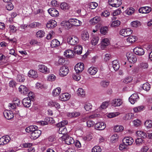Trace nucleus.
<instances>
[{"instance_id": "1", "label": "nucleus", "mask_w": 152, "mask_h": 152, "mask_svg": "<svg viewBox=\"0 0 152 152\" xmlns=\"http://www.w3.org/2000/svg\"><path fill=\"white\" fill-rule=\"evenodd\" d=\"M67 42L72 45H76L79 42L78 38L75 36H72L69 37L67 39Z\"/></svg>"}, {"instance_id": "2", "label": "nucleus", "mask_w": 152, "mask_h": 152, "mask_svg": "<svg viewBox=\"0 0 152 152\" xmlns=\"http://www.w3.org/2000/svg\"><path fill=\"white\" fill-rule=\"evenodd\" d=\"M62 140L64 141L65 143L67 145H70L74 143L73 138L69 137L67 134L64 135L61 137Z\"/></svg>"}, {"instance_id": "3", "label": "nucleus", "mask_w": 152, "mask_h": 152, "mask_svg": "<svg viewBox=\"0 0 152 152\" xmlns=\"http://www.w3.org/2000/svg\"><path fill=\"white\" fill-rule=\"evenodd\" d=\"M69 69L68 67L63 66L61 67L59 70V74L62 77L66 76L69 72Z\"/></svg>"}, {"instance_id": "4", "label": "nucleus", "mask_w": 152, "mask_h": 152, "mask_svg": "<svg viewBox=\"0 0 152 152\" xmlns=\"http://www.w3.org/2000/svg\"><path fill=\"white\" fill-rule=\"evenodd\" d=\"M41 131L36 129L34 132H31V134L30 137L32 139L36 140L41 135Z\"/></svg>"}, {"instance_id": "5", "label": "nucleus", "mask_w": 152, "mask_h": 152, "mask_svg": "<svg viewBox=\"0 0 152 152\" xmlns=\"http://www.w3.org/2000/svg\"><path fill=\"white\" fill-rule=\"evenodd\" d=\"M110 5L115 7H118L122 4L121 0H109Z\"/></svg>"}, {"instance_id": "6", "label": "nucleus", "mask_w": 152, "mask_h": 152, "mask_svg": "<svg viewBox=\"0 0 152 152\" xmlns=\"http://www.w3.org/2000/svg\"><path fill=\"white\" fill-rule=\"evenodd\" d=\"M132 31L130 28L123 29L120 30V34L124 37H126L132 34Z\"/></svg>"}, {"instance_id": "7", "label": "nucleus", "mask_w": 152, "mask_h": 152, "mask_svg": "<svg viewBox=\"0 0 152 152\" xmlns=\"http://www.w3.org/2000/svg\"><path fill=\"white\" fill-rule=\"evenodd\" d=\"M84 65L83 63H78L75 67V69L77 73L81 72L84 69Z\"/></svg>"}, {"instance_id": "8", "label": "nucleus", "mask_w": 152, "mask_h": 152, "mask_svg": "<svg viewBox=\"0 0 152 152\" xmlns=\"http://www.w3.org/2000/svg\"><path fill=\"white\" fill-rule=\"evenodd\" d=\"M106 124L103 122H100L96 123L94 126L96 129L99 130H102L104 129L106 127Z\"/></svg>"}, {"instance_id": "9", "label": "nucleus", "mask_w": 152, "mask_h": 152, "mask_svg": "<svg viewBox=\"0 0 152 152\" xmlns=\"http://www.w3.org/2000/svg\"><path fill=\"white\" fill-rule=\"evenodd\" d=\"M38 69L39 71L45 74H48L50 72V69L45 65L40 64L38 66Z\"/></svg>"}, {"instance_id": "10", "label": "nucleus", "mask_w": 152, "mask_h": 152, "mask_svg": "<svg viewBox=\"0 0 152 152\" xmlns=\"http://www.w3.org/2000/svg\"><path fill=\"white\" fill-rule=\"evenodd\" d=\"M127 57L128 60L129 62L131 63H135L137 61V58L136 56L133 53H130L128 55L127 54Z\"/></svg>"}, {"instance_id": "11", "label": "nucleus", "mask_w": 152, "mask_h": 152, "mask_svg": "<svg viewBox=\"0 0 152 152\" xmlns=\"http://www.w3.org/2000/svg\"><path fill=\"white\" fill-rule=\"evenodd\" d=\"M4 117L8 120H10L14 117L13 112L10 110H6L3 112Z\"/></svg>"}, {"instance_id": "12", "label": "nucleus", "mask_w": 152, "mask_h": 152, "mask_svg": "<svg viewBox=\"0 0 152 152\" xmlns=\"http://www.w3.org/2000/svg\"><path fill=\"white\" fill-rule=\"evenodd\" d=\"M133 51L135 54L139 56L143 55L145 53L144 49L142 48L139 47H135Z\"/></svg>"}, {"instance_id": "13", "label": "nucleus", "mask_w": 152, "mask_h": 152, "mask_svg": "<svg viewBox=\"0 0 152 152\" xmlns=\"http://www.w3.org/2000/svg\"><path fill=\"white\" fill-rule=\"evenodd\" d=\"M10 138L8 136H3L0 138V145L7 144L10 141Z\"/></svg>"}, {"instance_id": "14", "label": "nucleus", "mask_w": 152, "mask_h": 152, "mask_svg": "<svg viewBox=\"0 0 152 152\" xmlns=\"http://www.w3.org/2000/svg\"><path fill=\"white\" fill-rule=\"evenodd\" d=\"M19 91L21 94L25 95L27 94L29 91L28 88L24 85H20L18 88Z\"/></svg>"}, {"instance_id": "15", "label": "nucleus", "mask_w": 152, "mask_h": 152, "mask_svg": "<svg viewBox=\"0 0 152 152\" xmlns=\"http://www.w3.org/2000/svg\"><path fill=\"white\" fill-rule=\"evenodd\" d=\"M123 142L127 145H131L134 142L133 138L131 137H127L123 139Z\"/></svg>"}, {"instance_id": "16", "label": "nucleus", "mask_w": 152, "mask_h": 152, "mask_svg": "<svg viewBox=\"0 0 152 152\" xmlns=\"http://www.w3.org/2000/svg\"><path fill=\"white\" fill-rule=\"evenodd\" d=\"M139 99L138 95L137 94H134L129 98V100L132 104H134Z\"/></svg>"}, {"instance_id": "17", "label": "nucleus", "mask_w": 152, "mask_h": 152, "mask_svg": "<svg viewBox=\"0 0 152 152\" xmlns=\"http://www.w3.org/2000/svg\"><path fill=\"white\" fill-rule=\"evenodd\" d=\"M70 22L71 25V27L72 26H80L81 23V22L75 18L70 19Z\"/></svg>"}, {"instance_id": "18", "label": "nucleus", "mask_w": 152, "mask_h": 152, "mask_svg": "<svg viewBox=\"0 0 152 152\" xmlns=\"http://www.w3.org/2000/svg\"><path fill=\"white\" fill-rule=\"evenodd\" d=\"M49 13L53 17H56L59 15L58 11L55 8H50L48 10Z\"/></svg>"}, {"instance_id": "19", "label": "nucleus", "mask_w": 152, "mask_h": 152, "mask_svg": "<svg viewBox=\"0 0 152 152\" xmlns=\"http://www.w3.org/2000/svg\"><path fill=\"white\" fill-rule=\"evenodd\" d=\"M109 44L110 41L108 39H103L102 40L101 43V48L102 49H104Z\"/></svg>"}, {"instance_id": "20", "label": "nucleus", "mask_w": 152, "mask_h": 152, "mask_svg": "<svg viewBox=\"0 0 152 152\" xmlns=\"http://www.w3.org/2000/svg\"><path fill=\"white\" fill-rule=\"evenodd\" d=\"M70 98V95L68 93L62 94L60 96V99L62 101H67Z\"/></svg>"}, {"instance_id": "21", "label": "nucleus", "mask_w": 152, "mask_h": 152, "mask_svg": "<svg viewBox=\"0 0 152 152\" xmlns=\"http://www.w3.org/2000/svg\"><path fill=\"white\" fill-rule=\"evenodd\" d=\"M57 26L56 22L54 20H49L46 24V26L50 29L53 28Z\"/></svg>"}, {"instance_id": "22", "label": "nucleus", "mask_w": 152, "mask_h": 152, "mask_svg": "<svg viewBox=\"0 0 152 152\" xmlns=\"http://www.w3.org/2000/svg\"><path fill=\"white\" fill-rule=\"evenodd\" d=\"M22 103L25 107H29L31 105V100L28 98H25L23 100Z\"/></svg>"}, {"instance_id": "23", "label": "nucleus", "mask_w": 152, "mask_h": 152, "mask_svg": "<svg viewBox=\"0 0 152 152\" xmlns=\"http://www.w3.org/2000/svg\"><path fill=\"white\" fill-rule=\"evenodd\" d=\"M61 24L62 26H64L66 29H68L71 28V25L70 22V19L68 21H62Z\"/></svg>"}, {"instance_id": "24", "label": "nucleus", "mask_w": 152, "mask_h": 152, "mask_svg": "<svg viewBox=\"0 0 152 152\" xmlns=\"http://www.w3.org/2000/svg\"><path fill=\"white\" fill-rule=\"evenodd\" d=\"M28 76L30 77L36 78L38 77V74L36 71L30 70L28 72Z\"/></svg>"}, {"instance_id": "25", "label": "nucleus", "mask_w": 152, "mask_h": 152, "mask_svg": "<svg viewBox=\"0 0 152 152\" xmlns=\"http://www.w3.org/2000/svg\"><path fill=\"white\" fill-rule=\"evenodd\" d=\"M122 104V102L120 99H115L113 100L112 103V105L114 106H120Z\"/></svg>"}, {"instance_id": "26", "label": "nucleus", "mask_w": 152, "mask_h": 152, "mask_svg": "<svg viewBox=\"0 0 152 152\" xmlns=\"http://www.w3.org/2000/svg\"><path fill=\"white\" fill-rule=\"evenodd\" d=\"M112 66L115 71L118 70L119 69L120 65L119 62L117 60H115L113 61Z\"/></svg>"}, {"instance_id": "27", "label": "nucleus", "mask_w": 152, "mask_h": 152, "mask_svg": "<svg viewBox=\"0 0 152 152\" xmlns=\"http://www.w3.org/2000/svg\"><path fill=\"white\" fill-rule=\"evenodd\" d=\"M37 129V127L35 125H32L29 126L26 128V132L29 133L32 132H34L36 129Z\"/></svg>"}, {"instance_id": "28", "label": "nucleus", "mask_w": 152, "mask_h": 152, "mask_svg": "<svg viewBox=\"0 0 152 152\" xmlns=\"http://www.w3.org/2000/svg\"><path fill=\"white\" fill-rule=\"evenodd\" d=\"M82 47L81 45H78L76 46L74 48L75 53L78 55H80L82 53Z\"/></svg>"}, {"instance_id": "29", "label": "nucleus", "mask_w": 152, "mask_h": 152, "mask_svg": "<svg viewBox=\"0 0 152 152\" xmlns=\"http://www.w3.org/2000/svg\"><path fill=\"white\" fill-rule=\"evenodd\" d=\"M60 45V42L58 40L56 39L53 40L51 42L50 46L52 48L57 47L59 46Z\"/></svg>"}, {"instance_id": "30", "label": "nucleus", "mask_w": 152, "mask_h": 152, "mask_svg": "<svg viewBox=\"0 0 152 152\" xmlns=\"http://www.w3.org/2000/svg\"><path fill=\"white\" fill-rule=\"evenodd\" d=\"M73 51L70 50H66L64 53V55L67 57L72 58L73 57L74 54Z\"/></svg>"}, {"instance_id": "31", "label": "nucleus", "mask_w": 152, "mask_h": 152, "mask_svg": "<svg viewBox=\"0 0 152 152\" xmlns=\"http://www.w3.org/2000/svg\"><path fill=\"white\" fill-rule=\"evenodd\" d=\"M88 71L90 75H93L96 73L97 69L96 67L91 66L88 69Z\"/></svg>"}, {"instance_id": "32", "label": "nucleus", "mask_w": 152, "mask_h": 152, "mask_svg": "<svg viewBox=\"0 0 152 152\" xmlns=\"http://www.w3.org/2000/svg\"><path fill=\"white\" fill-rule=\"evenodd\" d=\"M135 118V115L132 113H128L126 114L123 117L124 120H127L133 119Z\"/></svg>"}, {"instance_id": "33", "label": "nucleus", "mask_w": 152, "mask_h": 152, "mask_svg": "<svg viewBox=\"0 0 152 152\" xmlns=\"http://www.w3.org/2000/svg\"><path fill=\"white\" fill-rule=\"evenodd\" d=\"M58 130L59 133L63 134V135H66L67 132V130L66 127L64 126H60Z\"/></svg>"}, {"instance_id": "34", "label": "nucleus", "mask_w": 152, "mask_h": 152, "mask_svg": "<svg viewBox=\"0 0 152 152\" xmlns=\"http://www.w3.org/2000/svg\"><path fill=\"white\" fill-rule=\"evenodd\" d=\"M138 137L142 139L145 138L147 137L146 134L144 132L140 131H138L136 132Z\"/></svg>"}, {"instance_id": "35", "label": "nucleus", "mask_w": 152, "mask_h": 152, "mask_svg": "<svg viewBox=\"0 0 152 152\" xmlns=\"http://www.w3.org/2000/svg\"><path fill=\"white\" fill-rule=\"evenodd\" d=\"M100 20L101 18L100 17L96 16L91 19L90 20V22L93 24H95L98 23Z\"/></svg>"}, {"instance_id": "36", "label": "nucleus", "mask_w": 152, "mask_h": 152, "mask_svg": "<svg viewBox=\"0 0 152 152\" xmlns=\"http://www.w3.org/2000/svg\"><path fill=\"white\" fill-rule=\"evenodd\" d=\"M81 37L83 40L86 41L88 40L89 38V35L88 32L84 31L81 34Z\"/></svg>"}, {"instance_id": "37", "label": "nucleus", "mask_w": 152, "mask_h": 152, "mask_svg": "<svg viewBox=\"0 0 152 152\" xmlns=\"http://www.w3.org/2000/svg\"><path fill=\"white\" fill-rule=\"evenodd\" d=\"M61 89L59 87H57L53 90L52 92V94L54 96H56L59 95L61 93Z\"/></svg>"}, {"instance_id": "38", "label": "nucleus", "mask_w": 152, "mask_h": 152, "mask_svg": "<svg viewBox=\"0 0 152 152\" xmlns=\"http://www.w3.org/2000/svg\"><path fill=\"white\" fill-rule=\"evenodd\" d=\"M137 39V37L132 35L130 36L127 39V41L131 43L135 42Z\"/></svg>"}, {"instance_id": "39", "label": "nucleus", "mask_w": 152, "mask_h": 152, "mask_svg": "<svg viewBox=\"0 0 152 152\" xmlns=\"http://www.w3.org/2000/svg\"><path fill=\"white\" fill-rule=\"evenodd\" d=\"M131 25L132 27L137 28L140 26L141 23L139 21L136 20L131 22Z\"/></svg>"}, {"instance_id": "40", "label": "nucleus", "mask_w": 152, "mask_h": 152, "mask_svg": "<svg viewBox=\"0 0 152 152\" xmlns=\"http://www.w3.org/2000/svg\"><path fill=\"white\" fill-rule=\"evenodd\" d=\"M124 127L122 126L116 125L114 128V131L115 132L122 131L124 129Z\"/></svg>"}, {"instance_id": "41", "label": "nucleus", "mask_w": 152, "mask_h": 152, "mask_svg": "<svg viewBox=\"0 0 152 152\" xmlns=\"http://www.w3.org/2000/svg\"><path fill=\"white\" fill-rule=\"evenodd\" d=\"M99 40V38L98 37H93L91 40L92 44L94 45H96L98 43Z\"/></svg>"}, {"instance_id": "42", "label": "nucleus", "mask_w": 152, "mask_h": 152, "mask_svg": "<svg viewBox=\"0 0 152 152\" xmlns=\"http://www.w3.org/2000/svg\"><path fill=\"white\" fill-rule=\"evenodd\" d=\"M148 67V64L146 62H142L138 65V67L140 69H147Z\"/></svg>"}, {"instance_id": "43", "label": "nucleus", "mask_w": 152, "mask_h": 152, "mask_svg": "<svg viewBox=\"0 0 152 152\" xmlns=\"http://www.w3.org/2000/svg\"><path fill=\"white\" fill-rule=\"evenodd\" d=\"M77 94L78 96L83 97L85 95V92L82 88H80L77 91Z\"/></svg>"}, {"instance_id": "44", "label": "nucleus", "mask_w": 152, "mask_h": 152, "mask_svg": "<svg viewBox=\"0 0 152 152\" xmlns=\"http://www.w3.org/2000/svg\"><path fill=\"white\" fill-rule=\"evenodd\" d=\"M60 7L61 9L64 11L68 10L69 9L68 5L65 2L61 3L60 5Z\"/></svg>"}, {"instance_id": "45", "label": "nucleus", "mask_w": 152, "mask_h": 152, "mask_svg": "<svg viewBox=\"0 0 152 152\" xmlns=\"http://www.w3.org/2000/svg\"><path fill=\"white\" fill-rule=\"evenodd\" d=\"M142 87L144 90L146 91L149 90L151 88L150 85L148 83H146L143 84Z\"/></svg>"}, {"instance_id": "46", "label": "nucleus", "mask_w": 152, "mask_h": 152, "mask_svg": "<svg viewBox=\"0 0 152 152\" xmlns=\"http://www.w3.org/2000/svg\"><path fill=\"white\" fill-rule=\"evenodd\" d=\"M145 125L146 128L149 129L152 127V121L151 120H147L145 122Z\"/></svg>"}, {"instance_id": "47", "label": "nucleus", "mask_w": 152, "mask_h": 152, "mask_svg": "<svg viewBox=\"0 0 152 152\" xmlns=\"http://www.w3.org/2000/svg\"><path fill=\"white\" fill-rule=\"evenodd\" d=\"M68 124V121L66 120H63L56 124V126L57 127L64 126Z\"/></svg>"}, {"instance_id": "48", "label": "nucleus", "mask_w": 152, "mask_h": 152, "mask_svg": "<svg viewBox=\"0 0 152 152\" xmlns=\"http://www.w3.org/2000/svg\"><path fill=\"white\" fill-rule=\"evenodd\" d=\"M45 32L43 31L40 30L37 32L36 33L37 37L42 38L45 35Z\"/></svg>"}, {"instance_id": "49", "label": "nucleus", "mask_w": 152, "mask_h": 152, "mask_svg": "<svg viewBox=\"0 0 152 152\" xmlns=\"http://www.w3.org/2000/svg\"><path fill=\"white\" fill-rule=\"evenodd\" d=\"M120 113L118 112L111 113H109L107 115V116L109 118H111L116 116L118 115Z\"/></svg>"}, {"instance_id": "50", "label": "nucleus", "mask_w": 152, "mask_h": 152, "mask_svg": "<svg viewBox=\"0 0 152 152\" xmlns=\"http://www.w3.org/2000/svg\"><path fill=\"white\" fill-rule=\"evenodd\" d=\"M108 30V28L107 27H103L101 28L100 31L102 34L105 35L107 32Z\"/></svg>"}, {"instance_id": "51", "label": "nucleus", "mask_w": 152, "mask_h": 152, "mask_svg": "<svg viewBox=\"0 0 152 152\" xmlns=\"http://www.w3.org/2000/svg\"><path fill=\"white\" fill-rule=\"evenodd\" d=\"M144 108L143 106H140L137 107H134L133 108V110L135 113H137L142 110Z\"/></svg>"}, {"instance_id": "52", "label": "nucleus", "mask_w": 152, "mask_h": 152, "mask_svg": "<svg viewBox=\"0 0 152 152\" xmlns=\"http://www.w3.org/2000/svg\"><path fill=\"white\" fill-rule=\"evenodd\" d=\"M101 149L99 146H96L92 149V152H100L101 151Z\"/></svg>"}, {"instance_id": "53", "label": "nucleus", "mask_w": 152, "mask_h": 152, "mask_svg": "<svg viewBox=\"0 0 152 152\" xmlns=\"http://www.w3.org/2000/svg\"><path fill=\"white\" fill-rule=\"evenodd\" d=\"M41 26V24L38 22H34L29 25V26L31 28H35Z\"/></svg>"}, {"instance_id": "54", "label": "nucleus", "mask_w": 152, "mask_h": 152, "mask_svg": "<svg viewBox=\"0 0 152 152\" xmlns=\"http://www.w3.org/2000/svg\"><path fill=\"white\" fill-rule=\"evenodd\" d=\"M65 61V60L64 59L60 58H59L58 61L56 63V65L57 66H58L59 65H63Z\"/></svg>"}, {"instance_id": "55", "label": "nucleus", "mask_w": 152, "mask_h": 152, "mask_svg": "<svg viewBox=\"0 0 152 152\" xmlns=\"http://www.w3.org/2000/svg\"><path fill=\"white\" fill-rule=\"evenodd\" d=\"M143 141V139L142 138H137L135 140L136 145L137 146L141 145L142 144Z\"/></svg>"}, {"instance_id": "56", "label": "nucleus", "mask_w": 152, "mask_h": 152, "mask_svg": "<svg viewBox=\"0 0 152 152\" xmlns=\"http://www.w3.org/2000/svg\"><path fill=\"white\" fill-rule=\"evenodd\" d=\"M17 80L19 82H23L24 81L25 78L23 75H19L18 76Z\"/></svg>"}, {"instance_id": "57", "label": "nucleus", "mask_w": 152, "mask_h": 152, "mask_svg": "<svg viewBox=\"0 0 152 152\" xmlns=\"http://www.w3.org/2000/svg\"><path fill=\"white\" fill-rule=\"evenodd\" d=\"M84 108L86 111H89L91 109L92 105L91 104L88 103L84 105Z\"/></svg>"}, {"instance_id": "58", "label": "nucleus", "mask_w": 152, "mask_h": 152, "mask_svg": "<svg viewBox=\"0 0 152 152\" xmlns=\"http://www.w3.org/2000/svg\"><path fill=\"white\" fill-rule=\"evenodd\" d=\"M14 8L13 5L12 3H8L6 5V8L8 10H12Z\"/></svg>"}, {"instance_id": "59", "label": "nucleus", "mask_w": 152, "mask_h": 152, "mask_svg": "<svg viewBox=\"0 0 152 152\" xmlns=\"http://www.w3.org/2000/svg\"><path fill=\"white\" fill-rule=\"evenodd\" d=\"M143 7V10L145 13H148L150 12L151 10V8L148 7Z\"/></svg>"}, {"instance_id": "60", "label": "nucleus", "mask_w": 152, "mask_h": 152, "mask_svg": "<svg viewBox=\"0 0 152 152\" xmlns=\"http://www.w3.org/2000/svg\"><path fill=\"white\" fill-rule=\"evenodd\" d=\"M111 138L112 142H115L117 141L118 139V135L116 134H114L112 136Z\"/></svg>"}, {"instance_id": "61", "label": "nucleus", "mask_w": 152, "mask_h": 152, "mask_svg": "<svg viewBox=\"0 0 152 152\" xmlns=\"http://www.w3.org/2000/svg\"><path fill=\"white\" fill-rule=\"evenodd\" d=\"M109 81H103L101 82V85L103 87H107L109 84Z\"/></svg>"}, {"instance_id": "62", "label": "nucleus", "mask_w": 152, "mask_h": 152, "mask_svg": "<svg viewBox=\"0 0 152 152\" xmlns=\"http://www.w3.org/2000/svg\"><path fill=\"white\" fill-rule=\"evenodd\" d=\"M89 6L90 8L93 9H95L98 6V4L95 2H92L90 3Z\"/></svg>"}, {"instance_id": "63", "label": "nucleus", "mask_w": 152, "mask_h": 152, "mask_svg": "<svg viewBox=\"0 0 152 152\" xmlns=\"http://www.w3.org/2000/svg\"><path fill=\"white\" fill-rule=\"evenodd\" d=\"M108 102H104L102 103L99 108L102 109H105L108 107Z\"/></svg>"}, {"instance_id": "64", "label": "nucleus", "mask_w": 152, "mask_h": 152, "mask_svg": "<svg viewBox=\"0 0 152 152\" xmlns=\"http://www.w3.org/2000/svg\"><path fill=\"white\" fill-rule=\"evenodd\" d=\"M50 104L52 105L55 107L56 108H59L60 107L59 104L56 102L52 101L51 102Z\"/></svg>"}]
</instances>
